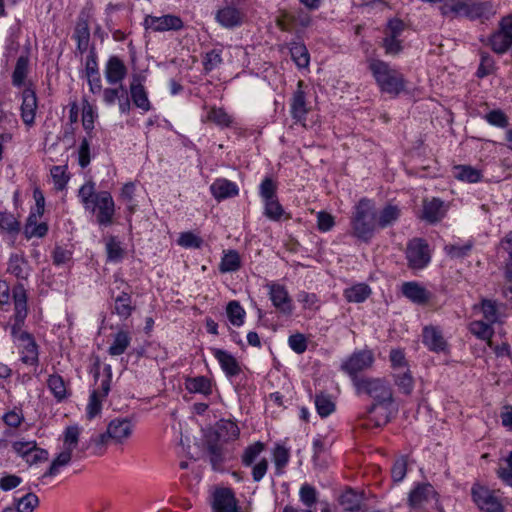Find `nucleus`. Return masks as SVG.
<instances>
[{
  "mask_svg": "<svg viewBox=\"0 0 512 512\" xmlns=\"http://www.w3.org/2000/svg\"><path fill=\"white\" fill-rule=\"evenodd\" d=\"M357 394H366L374 399L368 415L361 424L364 428H378L389 422L388 406L393 403V393L388 382L381 378L364 377L355 380Z\"/></svg>",
  "mask_w": 512,
  "mask_h": 512,
  "instance_id": "nucleus-1",
  "label": "nucleus"
},
{
  "mask_svg": "<svg viewBox=\"0 0 512 512\" xmlns=\"http://www.w3.org/2000/svg\"><path fill=\"white\" fill-rule=\"evenodd\" d=\"M12 298L14 302V322L10 326L11 336L20 350L21 361L27 365H36L38 363V346L33 336L22 330L28 315L27 292L22 283L13 286Z\"/></svg>",
  "mask_w": 512,
  "mask_h": 512,
  "instance_id": "nucleus-2",
  "label": "nucleus"
},
{
  "mask_svg": "<svg viewBox=\"0 0 512 512\" xmlns=\"http://www.w3.org/2000/svg\"><path fill=\"white\" fill-rule=\"evenodd\" d=\"M78 196L84 209L95 216L99 226L108 227L113 224L115 203L110 192H96L95 183L88 181L80 187Z\"/></svg>",
  "mask_w": 512,
  "mask_h": 512,
  "instance_id": "nucleus-3",
  "label": "nucleus"
},
{
  "mask_svg": "<svg viewBox=\"0 0 512 512\" xmlns=\"http://www.w3.org/2000/svg\"><path fill=\"white\" fill-rule=\"evenodd\" d=\"M352 235L364 242H369L377 228V210L374 203L362 198L355 205L350 220Z\"/></svg>",
  "mask_w": 512,
  "mask_h": 512,
  "instance_id": "nucleus-4",
  "label": "nucleus"
},
{
  "mask_svg": "<svg viewBox=\"0 0 512 512\" xmlns=\"http://www.w3.org/2000/svg\"><path fill=\"white\" fill-rule=\"evenodd\" d=\"M369 70L382 92L397 96L405 90L406 81L403 74L392 68L387 62L371 59Z\"/></svg>",
  "mask_w": 512,
  "mask_h": 512,
  "instance_id": "nucleus-5",
  "label": "nucleus"
},
{
  "mask_svg": "<svg viewBox=\"0 0 512 512\" xmlns=\"http://www.w3.org/2000/svg\"><path fill=\"white\" fill-rule=\"evenodd\" d=\"M374 363V354L371 350L364 349L353 352L341 364V370L348 374L355 385V380L360 379L358 373L369 369Z\"/></svg>",
  "mask_w": 512,
  "mask_h": 512,
  "instance_id": "nucleus-6",
  "label": "nucleus"
},
{
  "mask_svg": "<svg viewBox=\"0 0 512 512\" xmlns=\"http://www.w3.org/2000/svg\"><path fill=\"white\" fill-rule=\"evenodd\" d=\"M106 377L101 381L98 389L91 392L89 401L86 407V415L88 419L96 417L102 409V403L106 399L111 389L112 372L110 365L105 367Z\"/></svg>",
  "mask_w": 512,
  "mask_h": 512,
  "instance_id": "nucleus-7",
  "label": "nucleus"
},
{
  "mask_svg": "<svg viewBox=\"0 0 512 512\" xmlns=\"http://www.w3.org/2000/svg\"><path fill=\"white\" fill-rule=\"evenodd\" d=\"M408 266L412 269H422L430 262L428 244L421 238L410 240L406 248Z\"/></svg>",
  "mask_w": 512,
  "mask_h": 512,
  "instance_id": "nucleus-8",
  "label": "nucleus"
},
{
  "mask_svg": "<svg viewBox=\"0 0 512 512\" xmlns=\"http://www.w3.org/2000/svg\"><path fill=\"white\" fill-rule=\"evenodd\" d=\"M473 501L482 512H504V507L494 492L480 484H474L471 488Z\"/></svg>",
  "mask_w": 512,
  "mask_h": 512,
  "instance_id": "nucleus-9",
  "label": "nucleus"
},
{
  "mask_svg": "<svg viewBox=\"0 0 512 512\" xmlns=\"http://www.w3.org/2000/svg\"><path fill=\"white\" fill-rule=\"evenodd\" d=\"M462 17L471 21L490 19L496 11L491 1L461 0Z\"/></svg>",
  "mask_w": 512,
  "mask_h": 512,
  "instance_id": "nucleus-10",
  "label": "nucleus"
},
{
  "mask_svg": "<svg viewBox=\"0 0 512 512\" xmlns=\"http://www.w3.org/2000/svg\"><path fill=\"white\" fill-rule=\"evenodd\" d=\"M144 27L152 32H168L180 31L184 28L183 20L173 14H166L162 16L147 15L144 18Z\"/></svg>",
  "mask_w": 512,
  "mask_h": 512,
  "instance_id": "nucleus-11",
  "label": "nucleus"
},
{
  "mask_svg": "<svg viewBox=\"0 0 512 512\" xmlns=\"http://www.w3.org/2000/svg\"><path fill=\"white\" fill-rule=\"evenodd\" d=\"M269 298L273 306L285 315H291L293 312L292 299L285 286L271 282L267 284Z\"/></svg>",
  "mask_w": 512,
  "mask_h": 512,
  "instance_id": "nucleus-12",
  "label": "nucleus"
},
{
  "mask_svg": "<svg viewBox=\"0 0 512 512\" xmlns=\"http://www.w3.org/2000/svg\"><path fill=\"white\" fill-rule=\"evenodd\" d=\"M304 83L303 81H299L297 83V89L294 91L292 98L290 100V113L292 118L301 123L303 126H306V116L310 111L308 103L306 101L305 92L303 91Z\"/></svg>",
  "mask_w": 512,
  "mask_h": 512,
  "instance_id": "nucleus-13",
  "label": "nucleus"
},
{
  "mask_svg": "<svg viewBox=\"0 0 512 512\" xmlns=\"http://www.w3.org/2000/svg\"><path fill=\"white\" fill-rule=\"evenodd\" d=\"M501 248L508 255L504 261L505 285L503 295L512 306V231L501 240Z\"/></svg>",
  "mask_w": 512,
  "mask_h": 512,
  "instance_id": "nucleus-14",
  "label": "nucleus"
},
{
  "mask_svg": "<svg viewBox=\"0 0 512 512\" xmlns=\"http://www.w3.org/2000/svg\"><path fill=\"white\" fill-rule=\"evenodd\" d=\"M240 429L237 424L231 420L221 419L216 425L213 433L209 434L207 438H211L216 443H227L238 439Z\"/></svg>",
  "mask_w": 512,
  "mask_h": 512,
  "instance_id": "nucleus-15",
  "label": "nucleus"
},
{
  "mask_svg": "<svg viewBox=\"0 0 512 512\" xmlns=\"http://www.w3.org/2000/svg\"><path fill=\"white\" fill-rule=\"evenodd\" d=\"M212 508L213 512H240L238 501L230 488L215 491Z\"/></svg>",
  "mask_w": 512,
  "mask_h": 512,
  "instance_id": "nucleus-16",
  "label": "nucleus"
},
{
  "mask_svg": "<svg viewBox=\"0 0 512 512\" xmlns=\"http://www.w3.org/2000/svg\"><path fill=\"white\" fill-rule=\"evenodd\" d=\"M103 101L106 105H114L118 101L121 113L127 114L131 109V102L127 89L123 85L116 88H105L103 90Z\"/></svg>",
  "mask_w": 512,
  "mask_h": 512,
  "instance_id": "nucleus-17",
  "label": "nucleus"
},
{
  "mask_svg": "<svg viewBox=\"0 0 512 512\" xmlns=\"http://www.w3.org/2000/svg\"><path fill=\"white\" fill-rule=\"evenodd\" d=\"M133 424L127 418H117L112 420L107 427L111 441L117 444H123L133 433Z\"/></svg>",
  "mask_w": 512,
  "mask_h": 512,
  "instance_id": "nucleus-18",
  "label": "nucleus"
},
{
  "mask_svg": "<svg viewBox=\"0 0 512 512\" xmlns=\"http://www.w3.org/2000/svg\"><path fill=\"white\" fill-rule=\"evenodd\" d=\"M130 97L133 104L144 112L151 110L152 106L148 98V93L142 84L141 77L134 75L129 86Z\"/></svg>",
  "mask_w": 512,
  "mask_h": 512,
  "instance_id": "nucleus-19",
  "label": "nucleus"
},
{
  "mask_svg": "<svg viewBox=\"0 0 512 512\" xmlns=\"http://www.w3.org/2000/svg\"><path fill=\"white\" fill-rule=\"evenodd\" d=\"M105 78L106 81L111 84H120L126 77L127 68L124 62L117 56H111L105 66Z\"/></svg>",
  "mask_w": 512,
  "mask_h": 512,
  "instance_id": "nucleus-20",
  "label": "nucleus"
},
{
  "mask_svg": "<svg viewBox=\"0 0 512 512\" xmlns=\"http://www.w3.org/2000/svg\"><path fill=\"white\" fill-rule=\"evenodd\" d=\"M73 38L77 42V50L83 54L89 48L90 30L88 16L81 12L78 16Z\"/></svg>",
  "mask_w": 512,
  "mask_h": 512,
  "instance_id": "nucleus-21",
  "label": "nucleus"
},
{
  "mask_svg": "<svg viewBox=\"0 0 512 512\" xmlns=\"http://www.w3.org/2000/svg\"><path fill=\"white\" fill-rule=\"evenodd\" d=\"M215 20L222 27L231 29L241 25L242 13L236 7L226 5L216 11Z\"/></svg>",
  "mask_w": 512,
  "mask_h": 512,
  "instance_id": "nucleus-22",
  "label": "nucleus"
},
{
  "mask_svg": "<svg viewBox=\"0 0 512 512\" xmlns=\"http://www.w3.org/2000/svg\"><path fill=\"white\" fill-rule=\"evenodd\" d=\"M37 109L36 93L31 88H26L22 92L21 117L26 125L34 123Z\"/></svg>",
  "mask_w": 512,
  "mask_h": 512,
  "instance_id": "nucleus-23",
  "label": "nucleus"
},
{
  "mask_svg": "<svg viewBox=\"0 0 512 512\" xmlns=\"http://www.w3.org/2000/svg\"><path fill=\"white\" fill-rule=\"evenodd\" d=\"M435 495L436 491L431 484H418L409 493L408 504L411 508H420Z\"/></svg>",
  "mask_w": 512,
  "mask_h": 512,
  "instance_id": "nucleus-24",
  "label": "nucleus"
},
{
  "mask_svg": "<svg viewBox=\"0 0 512 512\" xmlns=\"http://www.w3.org/2000/svg\"><path fill=\"white\" fill-rule=\"evenodd\" d=\"M444 202L439 198L425 199L423 201L422 219L429 223H436L445 216Z\"/></svg>",
  "mask_w": 512,
  "mask_h": 512,
  "instance_id": "nucleus-25",
  "label": "nucleus"
},
{
  "mask_svg": "<svg viewBox=\"0 0 512 512\" xmlns=\"http://www.w3.org/2000/svg\"><path fill=\"white\" fill-rule=\"evenodd\" d=\"M42 215L43 213L31 210L24 227V235L27 239L33 237L42 238L47 234V224L45 222L38 223Z\"/></svg>",
  "mask_w": 512,
  "mask_h": 512,
  "instance_id": "nucleus-26",
  "label": "nucleus"
},
{
  "mask_svg": "<svg viewBox=\"0 0 512 512\" xmlns=\"http://www.w3.org/2000/svg\"><path fill=\"white\" fill-rule=\"evenodd\" d=\"M423 343L434 352H441L446 349L447 343L442 332L435 326H426L422 332Z\"/></svg>",
  "mask_w": 512,
  "mask_h": 512,
  "instance_id": "nucleus-27",
  "label": "nucleus"
},
{
  "mask_svg": "<svg viewBox=\"0 0 512 512\" xmlns=\"http://www.w3.org/2000/svg\"><path fill=\"white\" fill-rule=\"evenodd\" d=\"M31 267L23 255L12 254L8 260L7 272L19 280H27Z\"/></svg>",
  "mask_w": 512,
  "mask_h": 512,
  "instance_id": "nucleus-28",
  "label": "nucleus"
},
{
  "mask_svg": "<svg viewBox=\"0 0 512 512\" xmlns=\"http://www.w3.org/2000/svg\"><path fill=\"white\" fill-rule=\"evenodd\" d=\"M210 191L218 201L235 197L239 193L238 186L224 178L216 179L210 186Z\"/></svg>",
  "mask_w": 512,
  "mask_h": 512,
  "instance_id": "nucleus-29",
  "label": "nucleus"
},
{
  "mask_svg": "<svg viewBox=\"0 0 512 512\" xmlns=\"http://www.w3.org/2000/svg\"><path fill=\"white\" fill-rule=\"evenodd\" d=\"M481 42L489 45L497 54H504L512 47L511 38L500 29L491 34L488 38H481Z\"/></svg>",
  "mask_w": 512,
  "mask_h": 512,
  "instance_id": "nucleus-30",
  "label": "nucleus"
},
{
  "mask_svg": "<svg viewBox=\"0 0 512 512\" xmlns=\"http://www.w3.org/2000/svg\"><path fill=\"white\" fill-rule=\"evenodd\" d=\"M403 295L412 302L423 305L430 299V293L416 282H405L402 285Z\"/></svg>",
  "mask_w": 512,
  "mask_h": 512,
  "instance_id": "nucleus-31",
  "label": "nucleus"
},
{
  "mask_svg": "<svg viewBox=\"0 0 512 512\" xmlns=\"http://www.w3.org/2000/svg\"><path fill=\"white\" fill-rule=\"evenodd\" d=\"M212 352L227 376L233 377L240 373L239 363L232 354L221 349H213Z\"/></svg>",
  "mask_w": 512,
  "mask_h": 512,
  "instance_id": "nucleus-32",
  "label": "nucleus"
},
{
  "mask_svg": "<svg viewBox=\"0 0 512 512\" xmlns=\"http://www.w3.org/2000/svg\"><path fill=\"white\" fill-rule=\"evenodd\" d=\"M17 119L11 113L0 114V143H8L12 140L13 132L17 128Z\"/></svg>",
  "mask_w": 512,
  "mask_h": 512,
  "instance_id": "nucleus-33",
  "label": "nucleus"
},
{
  "mask_svg": "<svg viewBox=\"0 0 512 512\" xmlns=\"http://www.w3.org/2000/svg\"><path fill=\"white\" fill-rule=\"evenodd\" d=\"M401 210L396 205H387L377 212V228L385 229L398 221Z\"/></svg>",
  "mask_w": 512,
  "mask_h": 512,
  "instance_id": "nucleus-34",
  "label": "nucleus"
},
{
  "mask_svg": "<svg viewBox=\"0 0 512 512\" xmlns=\"http://www.w3.org/2000/svg\"><path fill=\"white\" fill-rule=\"evenodd\" d=\"M29 73V57L21 55L16 61L14 71L12 73V84L16 87L24 85V81Z\"/></svg>",
  "mask_w": 512,
  "mask_h": 512,
  "instance_id": "nucleus-35",
  "label": "nucleus"
},
{
  "mask_svg": "<svg viewBox=\"0 0 512 512\" xmlns=\"http://www.w3.org/2000/svg\"><path fill=\"white\" fill-rule=\"evenodd\" d=\"M394 383L399 391L405 395H410L414 389V378L409 369L397 371L393 374Z\"/></svg>",
  "mask_w": 512,
  "mask_h": 512,
  "instance_id": "nucleus-36",
  "label": "nucleus"
},
{
  "mask_svg": "<svg viewBox=\"0 0 512 512\" xmlns=\"http://www.w3.org/2000/svg\"><path fill=\"white\" fill-rule=\"evenodd\" d=\"M371 294V289L366 284H356L344 290V297L348 302H364Z\"/></svg>",
  "mask_w": 512,
  "mask_h": 512,
  "instance_id": "nucleus-37",
  "label": "nucleus"
},
{
  "mask_svg": "<svg viewBox=\"0 0 512 512\" xmlns=\"http://www.w3.org/2000/svg\"><path fill=\"white\" fill-rule=\"evenodd\" d=\"M131 342V336L126 331H119L115 334L112 344L108 349V353L111 356L122 355L129 347Z\"/></svg>",
  "mask_w": 512,
  "mask_h": 512,
  "instance_id": "nucleus-38",
  "label": "nucleus"
},
{
  "mask_svg": "<svg viewBox=\"0 0 512 512\" xmlns=\"http://www.w3.org/2000/svg\"><path fill=\"white\" fill-rule=\"evenodd\" d=\"M134 310L129 293L122 292L115 298L114 312L121 318H128Z\"/></svg>",
  "mask_w": 512,
  "mask_h": 512,
  "instance_id": "nucleus-39",
  "label": "nucleus"
},
{
  "mask_svg": "<svg viewBox=\"0 0 512 512\" xmlns=\"http://www.w3.org/2000/svg\"><path fill=\"white\" fill-rule=\"evenodd\" d=\"M290 54L299 68H306L309 65L310 57L306 46L300 42L290 44Z\"/></svg>",
  "mask_w": 512,
  "mask_h": 512,
  "instance_id": "nucleus-40",
  "label": "nucleus"
},
{
  "mask_svg": "<svg viewBox=\"0 0 512 512\" xmlns=\"http://www.w3.org/2000/svg\"><path fill=\"white\" fill-rule=\"evenodd\" d=\"M186 389L192 393L210 395L212 393L211 381L204 376L189 378L186 381Z\"/></svg>",
  "mask_w": 512,
  "mask_h": 512,
  "instance_id": "nucleus-41",
  "label": "nucleus"
},
{
  "mask_svg": "<svg viewBox=\"0 0 512 512\" xmlns=\"http://www.w3.org/2000/svg\"><path fill=\"white\" fill-rule=\"evenodd\" d=\"M339 502L345 511L354 512L360 509L362 495L349 489L340 496Z\"/></svg>",
  "mask_w": 512,
  "mask_h": 512,
  "instance_id": "nucleus-42",
  "label": "nucleus"
},
{
  "mask_svg": "<svg viewBox=\"0 0 512 512\" xmlns=\"http://www.w3.org/2000/svg\"><path fill=\"white\" fill-rule=\"evenodd\" d=\"M453 174L455 178L469 183H476L481 178V173L479 170L466 165L455 166L453 169Z\"/></svg>",
  "mask_w": 512,
  "mask_h": 512,
  "instance_id": "nucleus-43",
  "label": "nucleus"
},
{
  "mask_svg": "<svg viewBox=\"0 0 512 512\" xmlns=\"http://www.w3.org/2000/svg\"><path fill=\"white\" fill-rule=\"evenodd\" d=\"M96 118L97 113L94 110V107L86 99H84L82 105V125L89 137H92V131L94 129V122Z\"/></svg>",
  "mask_w": 512,
  "mask_h": 512,
  "instance_id": "nucleus-44",
  "label": "nucleus"
},
{
  "mask_svg": "<svg viewBox=\"0 0 512 512\" xmlns=\"http://www.w3.org/2000/svg\"><path fill=\"white\" fill-rule=\"evenodd\" d=\"M207 449L210 454V463L213 470L219 471L222 469L223 454L220 444L216 443L211 438H207Z\"/></svg>",
  "mask_w": 512,
  "mask_h": 512,
  "instance_id": "nucleus-45",
  "label": "nucleus"
},
{
  "mask_svg": "<svg viewBox=\"0 0 512 512\" xmlns=\"http://www.w3.org/2000/svg\"><path fill=\"white\" fill-rule=\"evenodd\" d=\"M14 504L18 512H33L39 505V498L34 493H27L20 498H14Z\"/></svg>",
  "mask_w": 512,
  "mask_h": 512,
  "instance_id": "nucleus-46",
  "label": "nucleus"
},
{
  "mask_svg": "<svg viewBox=\"0 0 512 512\" xmlns=\"http://www.w3.org/2000/svg\"><path fill=\"white\" fill-rule=\"evenodd\" d=\"M47 385L51 393L58 401L66 398L67 390L63 378L59 375H50L47 380Z\"/></svg>",
  "mask_w": 512,
  "mask_h": 512,
  "instance_id": "nucleus-47",
  "label": "nucleus"
},
{
  "mask_svg": "<svg viewBox=\"0 0 512 512\" xmlns=\"http://www.w3.org/2000/svg\"><path fill=\"white\" fill-rule=\"evenodd\" d=\"M226 313L234 326H241L244 323L245 310L238 301H230L226 307Z\"/></svg>",
  "mask_w": 512,
  "mask_h": 512,
  "instance_id": "nucleus-48",
  "label": "nucleus"
},
{
  "mask_svg": "<svg viewBox=\"0 0 512 512\" xmlns=\"http://www.w3.org/2000/svg\"><path fill=\"white\" fill-rule=\"evenodd\" d=\"M481 310L485 321L494 324L500 320V311L495 301L484 299L481 302Z\"/></svg>",
  "mask_w": 512,
  "mask_h": 512,
  "instance_id": "nucleus-49",
  "label": "nucleus"
},
{
  "mask_svg": "<svg viewBox=\"0 0 512 512\" xmlns=\"http://www.w3.org/2000/svg\"><path fill=\"white\" fill-rule=\"evenodd\" d=\"M470 331L482 340H490L494 333L492 324L485 320L473 321L470 324Z\"/></svg>",
  "mask_w": 512,
  "mask_h": 512,
  "instance_id": "nucleus-50",
  "label": "nucleus"
},
{
  "mask_svg": "<svg viewBox=\"0 0 512 512\" xmlns=\"http://www.w3.org/2000/svg\"><path fill=\"white\" fill-rule=\"evenodd\" d=\"M439 10L444 17H462L461 0H443Z\"/></svg>",
  "mask_w": 512,
  "mask_h": 512,
  "instance_id": "nucleus-51",
  "label": "nucleus"
},
{
  "mask_svg": "<svg viewBox=\"0 0 512 512\" xmlns=\"http://www.w3.org/2000/svg\"><path fill=\"white\" fill-rule=\"evenodd\" d=\"M72 450L64 448L62 452H60L57 457L51 463L48 471L44 474V476H54L58 473V469L62 466L67 465L71 461Z\"/></svg>",
  "mask_w": 512,
  "mask_h": 512,
  "instance_id": "nucleus-52",
  "label": "nucleus"
},
{
  "mask_svg": "<svg viewBox=\"0 0 512 512\" xmlns=\"http://www.w3.org/2000/svg\"><path fill=\"white\" fill-rule=\"evenodd\" d=\"M240 268V257L238 252L234 250L228 251L221 260L220 271L232 272Z\"/></svg>",
  "mask_w": 512,
  "mask_h": 512,
  "instance_id": "nucleus-53",
  "label": "nucleus"
},
{
  "mask_svg": "<svg viewBox=\"0 0 512 512\" xmlns=\"http://www.w3.org/2000/svg\"><path fill=\"white\" fill-rule=\"evenodd\" d=\"M207 119L220 127H229L233 122L232 117L222 108H212Z\"/></svg>",
  "mask_w": 512,
  "mask_h": 512,
  "instance_id": "nucleus-54",
  "label": "nucleus"
},
{
  "mask_svg": "<svg viewBox=\"0 0 512 512\" xmlns=\"http://www.w3.org/2000/svg\"><path fill=\"white\" fill-rule=\"evenodd\" d=\"M265 202V209L264 214L266 217L273 221H278L281 219V217L284 214V209L279 203V201L275 198L266 199Z\"/></svg>",
  "mask_w": 512,
  "mask_h": 512,
  "instance_id": "nucleus-55",
  "label": "nucleus"
},
{
  "mask_svg": "<svg viewBox=\"0 0 512 512\" xmlns=\"http://www.w3.org/2000/svg\"><path fill=\"white\" fill-rule=\"evenodd\" d=\"M0 228L10 234H17L20 231V223L13 214L0 212Z\"/></svg>",
  "mask_w": 512,
  "mask_h": 512,
  "instance_id": "nucleus-56",
  "label": "nucleus"
},
{
  "mask_svg": "<svg viewBox=\"0 0 512 512\" xmlns=\"http://www.w3.org/2000/svg\"><path fill=\"white\" fill-rule=\"evenodd\" d=\"M315 406L321 417H327L335 410V404L328 395L320 394L315 398Z\"/></svg>",
  "mask_w": 512,
  "mask_h": 512,
  "instance_id": "nucleus-57",
  "label": "nucleus"
},
{
  "mask_svg": "<svg viewBox=\"0 0 512 512\" xmlns=\"http://www.w3.org/2000/svg\"><path fill=\"white\" fill-rule=\"evenodd\" d=\"M221 50L213 49L207 52L203 58V67L206 73L218 68L222 64Z\"/></svg>",
  "mask_w": 512,
  "mask_h": 512,
  "instance_id": "nucleus-58",
  "label": "nucleus"
},
{
  "mask_svg": "<svg viewBox=\"0 0 512 512\" xmlns=\"http://www.w3.org/2000/svg\"><path fill=\"white\" fill-rule=\"evenodd\" d=\"M265 445L258 441L254 444L248 446L243 455H242V463L245 466H250L252 463L256 460V458L259 456V454L264 450Z\"/></svg>",
  "mask_w": 512,
  "mask_h": 512,
  "instance_id": "nucleus-59",
  "label": "nucleus"
},
{
  "mask_svg": "<svg viewBox=\"0 0 512 512\" xmlns=\"http://www.w3.org/2000/svg\"><path fill=\"white\" fill-rule=\"evenodd\" d=\"M389 359L395 372L409 369L405 353L402 349H392L389 354Z\"/></svg>",
  "mask_w": 512,
  "mask_h": 512,
  "instance_id": "nucleus-60",
  "label": "nucleus"
},
{
  "mask_svg": "<svg viewBox=\"0 0 512 512\" xmlns=\"http://www.w3.org/2000/svg\"><path fill=\"white\" fill-rule=\"evenodd\" d=\"M300 501L307 507L313 506L317 502V491L308 483H304L299 490Z\"/></svg>",
  "mask_w": 512,
  "mask_h": 512,
  "instance_id": "nucleus-61",
  "label": "nucleus"
},
{
  "mask_svg": "<svg viewBox=\"0 0 512 512\" xmlns=\"http://www.w3.org/2000/svg\"><path fill=\"white\" fill-rule=\"evenodd\" d=\"M484 118L489 124L500 128H505L509 125L508 117L500 109L490 111Z\"/></svg>",
  "mask_w": 512,
  "mask_h": 512,
  "instance_id": "nucleus-62",
  "label": "nucleus"
},
{
  "mask_svg": "<svg viewBox=\"0 0 512 512\" xmlns=\"http://www.w3.org/2000/svg\"><path fill=\"white\" fill-rule=\"evenodd\" d=\"M405 30V23L399 18H392L387 22L384 34L387 37L397 38Z\"/></svg>",
  "mask_w": 512,
  "mask_h": 512,
  "instance_id": "nucleus-63",
  "label": "nucleus"
},
{
  "mask_svg": "<svg viewBox=\"0 0 512 512\" xmlns=\"http://www.w3.org/2000/svg\"><path fill=\"white\" fill-rule=\"evenodd\" d=\"M80 429L78 426H69L64 432V448L74 450L79 441Z\"/></svg>",
  "mask_w": 512,
  "mask_h": 512,
  "instance_id": "nucleus-64",
  "label": "nucleus"
}]
</instances>
